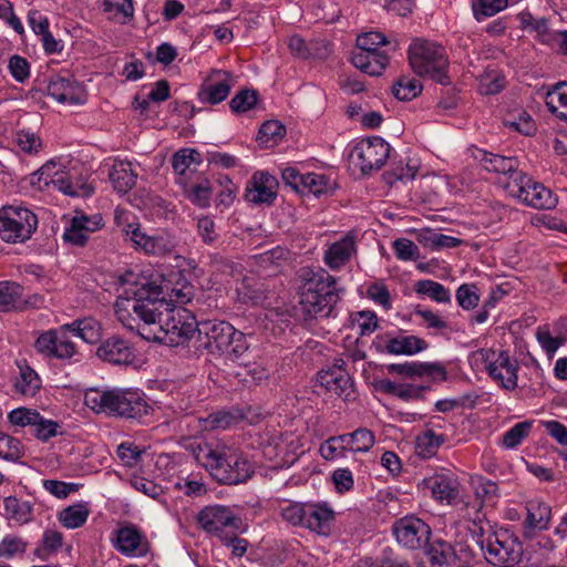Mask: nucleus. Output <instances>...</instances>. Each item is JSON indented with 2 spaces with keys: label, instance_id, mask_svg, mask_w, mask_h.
Listing matches in <instances>:
<instances>
[{
  "label": "nucleus",
  "instance_id": "f257e3e1",
  "mask_svg": "<svg viewBox=\"0 0 567 567\" xmlns=\"http://www.w3.org/2000/svg\"><path fill=\"white\" fill-rule=\"evenodd\" d=\"M159 274L141 276L125 289L126 297H120L114 306L115 315L122 324L131 331L142 332L152 329L158 316L157 302L163 295V286L158 282Z\"/></svg>",
  "mask_w": 567,
  "mask_h": 567
},
{
  "label": "nucleus",
  "instance_id": "f03ea898",
  "mask_svg": "<svg viewBox=\"0 0 567 567\" xmlns=\"http://www.w3.org/2000/svg\"><path fill=\"white\" fill-rule=\"evenodd\" d=\"M194 457L220 484H241L254 474L251 463L243 453L226 445L200 443L194 449Z\"/></svg>",
  "mask_w": 567,
  "mask_h": 567
},
{
  "label": "nucleus",
  "instance_id": "7ed1b4c3",
  "mask_svg": "<svg viewBox=\"0 0 567 567\" xmlns=\"http://www.w3.org/2000/svg\"><path fill=\"white\" fill-rule=\"evenodd\" d=\"M157 302V315L152 329L142 332V338L147 341H157L168 347H178L186 343L195 333L199 324L195 317L183 307H171L165 300L164 293ZM145 328H148L147 326Z\"/></svg>",
  "mask_w": 567,
  "mask_h": 567
},
{
  "label": "nucleus",
  "instance_id": "20e7f679",
  "mask_svg": "<svg viewBox=\"0 0 567 567\" xmlns=\"http://www.w3.org/2000/svg\"><path fill=\"white\" fill-rule=\"evenodd\" d=\"M196 351H207L212 354H224L236 361L244 357L249 349L245 333L235 329L229 322L206 320L197 326L195 337Z\"/></svg>",
  "mask_w": 567,
  "mask_h": 567
},
{
  "label": "nucleus",
  "instance_id": "39448f33",
  "mask_svg": "<svg viewBox=\"0 0 567 567\" xmlns=\"http://www.w3.org/2000/svg\"><path fill=\"white\" fill-rule=\"evenodd\" d=\"M87 408L97 413H107L126 419H141L150 412L145 395L135 390L113 389L100 391L92 389L85 393Z\"/></svg>",
  "mask_w": 567,
  "mask_h": 567
},
{
  "label": "nucleus",
  "instance_id": "423d86ee",
  "mask_svg": "<svg viewBox=\"0 0 567 567\" xmlns=\"http://www.w3.org/2000/svg\"><path fill=\"white\" fill-rule=\"evenodd\" d=\"M342 289L337 287L336 278L321 271L310 278L300 293V308L305 320L328 317L340 299Z\"/></svg>",
  "mask_w": 567,
  "mask_h": 567
},
{
  "label": "nucleus",
  "instance_id": "0eeeda50",
  "mask_svg": "<svg viewBox=\"0 0 567 567\" xmlns=\"http://www.w3.org/2000/svg\"><path fill=\"white\" fill-rule=\"evenodd\" d=\"M83 321H74L64 324L59 329H50L39 334L34 341L35 351L44 358L56 359L61 361L78 362L80 353L76 344L71 340L68 331L74 337L84 341H90L86 333V327H82Z\"/></svg>",
  "mask_w": 567,
  "mask_h": 567
},
{
  "label": "nucleus",
  "instance_id": "6e6552de",
  "mask_svg": "<svg viewBox=\"0 0 567 567\" xmlns=\"http://www.w3.org/2000/svg\"><path fill=\"white\" fill-rule=\"evenodd\" d=\"M409 62L419 76H426L442 84H451L447 75L449 59L445 49L427 40L415 39L409 47Z\"/></svg>",
  "mask_w": 567,
  "mask_h": 567
},
{
  "label": "nucleus",
  "instance_id": "1a4fd4ad",
  "mask_svg": "<svg viewBox=\"0 0 567 567\" xmlns=\"http://www.w3.org/2000/svg\"><path fill=\"white\" fill-rule=\"evenodd\" d=\"M478 544L486 561L493 566L516 567L523 559V544L507 529L492 532Z\"/></svg>",
  "mask_w": 567,
  "mask_h": 567
},
{
  "label": "nucleus",
  "instance_id": "9d476101",
  "mask_svg": "<svg viewBox=\"0 0 567 567\" xmlns=\"http://www.w3.org/2000/svg\"><path fill=\"white\" fill-rule=\"evenodd\" d=\"M504 188L509 196L535 209H553L558 202L549 188L525 173L514 174L513 179L504 183Z\"/></svg>",
  "mask_w": 567,
  "mask_h": 567
},
{
  "label": "nucleus",
  "instance_id": "9b49d317",
  "mask_svg": "<svg viewBox=\"0 0 567 567\" xmlns=\"http://www.w3.org/2000/svg\"><path fill=\"white\" fill-rule=\"evenodd\" d=\"M38 227V218L21 206H4L0 209V238L17 244L31 238Z\"/></svg>",
  "mask_w": 567,
  "mask_h": 567
},
{
  "label": "nucleus",
  "instance_id": "f8f14e48",
  "mask_svg": "<svg viewBox=\"0 0 567 567\" xmlns=\"http://www.w3.org/2000/svg\"><path fill=\"white\" fill-rule=\"evenodd\" d=\"M476 355L485 364L488 375L503 389L514 391L517 388L519 364L507 351L481 349Z\"/></svg>",
  "mask_w": 567,
  "mask_h": 567
},
{
  "label": "nucleus",
  "instance_id": "ddd939ff",
  "mask_svg": "<svg viewBox=\"0 0 567 567\" xmlns=\"http://www.w3.org/2000/svg\"><path fill=\"white\" fill-rule=\"evenodd\" d=\"M393 534L402 546L415 550L427 548L432 532L424 520L405 516L394 523Z\"/></svg>",
  "mask_w": 567,
  "mask_h": 567
},
{
  "label": "nucleus",
  "instance_id": "4468645a",
  "mask_svg": "<svg viewBox=\"0 0 567 567\" xmlns=\"http://www.w3.org/2000/svg\"><path fill=\"white\" fill-rule=\"evenodd\" d=\"M235 84V78L230 72L212 70L200 84L197 99L203 104H219L229 96Z\"/></svg>",
  "mask_w": 567,
  "mask_h": 567
},
{
  "label": "nucleus",
  "instance_id": "2eb2a0df",
  "mask_svg": "<svg viewBox=\"0 0 567 567\" xmlns=\"http://www.w3.org/2000/svg\"><path fill=\"white\" fill-rule=\"evenodd\" d=\"M390 145L381 137H372L360 142L353 150L355 164L363 174L380 169L390 155Z\"/></svg>",
  "mask_w": 567,
  "mask_h": 567
},
{
  "label": "nucleus",
  "instance_id": "dca6fc26",
  "mask_svg": "<svg viewBox=\"0 0 567 567\" xmlns=\"http://www.w3.org/2000/svg\"><path fill=\"white\" fill-rule=\"evenodd\" d=\"M198 524L207 533L214 534L223 538L228 528L238 527V518L234 512L223 505H212L204 507L197 516Z\"/></svg>",
  "mask_w": 567,
  "mask_h": 567
},
{
  "label": "nucleus",
  "instance_id": "f3484780",
  "mask_svg": "<svg viewBox=\"0 0 567 567\" xmlns=\"http://www.w3.org/2000/svg\"><path fill=\"white\" fill-rule=\"evenodd\" d=\"M47 91L51 97L63 104H83L86 100L83 86L70 74L52 76Z\"/></svg>",
  "mask_w": 567,
  "mask_h": 567
},
{
  "label": "nucleus",
  "instance_id": "a211bd4d",
  "mask_svg": "<svg viewBox=\"0 0 567 567\" xmlns=\"http://www.w3.org/2000/svg\"><path fill=\"white\" fill-rule=\"evenodd\" d=\"M391 374H398L410 380L427 378L432 381H445L446 369L439 362H404L386 365Z\"/></svg>",
  "mask_w": 567,
  "mask_h": 567
},
{
  "label": "nucleus",
  "instance_id": "6ab92c4d",
  "mask_svg": "<svg viewBox=\"0 0 567 567\" xmlns=\"http://www.w3.org/2000/svg\"><path fill=\"white\" fill-rule=\"evenodd\" d=\"M103 227V217L101 214L86 216L84 214L75 215L70 225L65 228L63 239L73 246L82 247L86 244L90 235Z\"/></svg>",
  "mask_w": 567,
  "mask_h": 567
},
{
  "label": "nucleus",
  "instance_id": "aec40b11",
  "mask_svg": "<svg viewBox=\"0 0 567 567\" xmlns=\"http://www.w3.org/2000/svg\"><path fill=\"white\" fill-rule=\"evenodd\" d=\"M526 517L523 522V536L530 538L536 532L549 528L551 507L539 498H533L525 503Z\"/></svg>",
  "mask_w": 567,
  "mask_h": 567
},
{
  "label": "nucleus",
  "instance_id": "412c9836",
  "mask_svg": "<svg viewBox=\"0 0 567 567\" xmlns=\"http://www.w3.org/2000/svg\"><path fill=\"white\" fill-rule=\"evenodd\" d=\"M276 178L266 172H257L246 186L245 198L256 205H270L277 196Z\"/></svg>",
  "mask_w": 567,
  "mask_h": 567
},
{
  "label": "nucleus",
  "instance_id": "4be33fe9",
  "mask_svg": "<svg viewBox=\"0 0 567 567\" xmlns=\"http://www.w3.org/2000/svg\"><path fill=\"white\" fill-rule=\"evenodd\" d=\"M96 355L111 364L127 365L133 362L134 350L128 341L121 337H110L96 350Z\"/></svg>",
  "mask_w": 567,
  "mask_h": 567
},
{
  "label": "nucleus",
  "instance_id": "5701e85b",
  "mask_svg": "<svg viewBox=\"0 0 567 567\" xmlns=\"http://www.w3.org/2000/svg\"><path fill=\"white\" fill-rule=\"evenodd\" d=\"M381 339L384 341L382 351L393 355H413L427 349V342L414 334L385 333Z\"/></svg>",
  "mask_w": 567,
  "mask_h": 567
},
{
  "label": "nucleus",
  "instance_id": "b1692460",
  "mask_svg": "<svg viewBox=\"0 0 567 567\" xmlns=\"http://www.w3.org/2000/svg\"><path fill=\"white\" fill-rule=\"evenodd\" d=\"M320 383L344 401L354 400L353 383L344 369H328L319 372Z\"/></svg>",
  "mask_w": 567,
  "mask_h": 567
},
{
  "label": "nucleus",
  "instance_id": "393cba45",
  "mask_svg": "<svg viewBox=\"0 0 567 567\" xmlns=\"http://www.w3.org/2000/svg\"><path fill=\"white\" fill-rule=\"evenodd\" d=\"M473 156L484 169L503 174L505 176V181L502 182L503 184L513 179L514 174L523 173L517 169V161L515 158L492 154L480 148H475Z\"/></svg>",
  "mask_w": 567,
  "mask_h": 567
},
{
  "label": "nucleus",
  "instance_id": "a878e982",
  "mask_svg": "<svg viewBox=\"0 0 567 567\" xmlns=\"http://www.w3.org/2000/svg\"><path fill=\"white\" fill-rule=\"evenodd\" d=\"M115 547L125 555L144 556L148 551V542L135 526H124L116 533Z\"/></svg>",
  "mask_w": 567,
  "mask_h": 567
},
{
  "label": "nucleus",
  "instance_id": "bb28decb",
  "mask_svg": "<svg viewBox=\"0 0 567 567\" xmlns=\"http://www.w3.org/2000/svg\"><path fill=\"white\" fill-rule=\"evenodd\" d=\"M334 520V512L327 503H308L305 527L320 535H328Z\"/></svg>",
  "mask_w": 567,
  "mask_h": 567
},
{
  "label": "nucleus",
  "instance_id": "cd10ccee",
  "mask_svg": "<svg viewBox=\"0 0 567 567\" xmlns=\"http://www.w3.org/2000/svg\"><path fill=\"white\" fill-rule=\"evenodd\" d=\"M355 252L354 236L348 234L333 243L324 252V262L331 269H339L350 260Z\"/></svg>",
  "mask_w": 567,
  "mask_h": 567
},
{
  "label": "nucleus",
  "instance_id": "c85d7f7f",
  "mask_svg": "<svg viewBox=\"0 0 567 567\" xmlns=\"http://www.w3.org/2000/svg\"><path fill=\"white\" fill-rule=\"evenodd\" d=\"M55 182V188L71 197H87L93 193V187L83 181L75 167L62 172Z\"/></svg>",
  "mask_w": 567,
  "mask_h": 567
},
{
  "label": "nucleus",
  "instance_id": "c756f323",
  "mask_svg": "<svg viewBox=\"0 0 567 567\" xmlns=\"http://www.w3.org/2000/svg\"><path fill=\"white\" fill-rule=\"evenodd\" d=\"M351 62L369 75H380L389 63V56L385 53L353 51Z\"/></svg>",
  "mask_w": 567,
  "mask_h": 567
},
{
  "label": "nucleus",
  "instance_id": "7c9ffc66",
  "mask_svg": "<svg viewBox=\"0 0 567 567\" xmlns=\"http://www.w3.org/2000/svg\"><path fill=\"white\" fill-rule=\"evenodd\" d=\"M184 188L186 198L194 205L206 208L210 205L213 187L207 178H199L196 182L177 181Z\"/></svg>",
  "mask_w": 567,
  "mask_h": 567
},
{
  "label": "nucleus",
  "instance_id": "2f4dec72",
  "mask_svg": "<svg viewBox=\"0 0 567 567\" xmlns=\"http://www.w3.org/2000/svg\"><path fill=\"white\" fill-rule=\"evenodd\" d=\"M109 178L116 192L125 194L136 184L137 174L131 163L120 161L113 164Z\"/></svg>",
  "mask_w": 567,
  "mask_h": 567
},
{
  "label": "nucleus",
  "instance_id": "473e14b6",
  "mask_svg": "<svg viewBox=\"0 0 567 567\" xmlns=\"http://www.w3.org/2000/svg\"><path fill=\"white\" fill-rule=\"evenodd\" d=\"M433 497L440 502L451 503L457 497V483L447 475H435L425 481Z\"/></svg>",
  "mask_w": 567,
  "mask_h": 567
},
{
  "label": "nucleus",
  "instance_id": "72a5a7b5",
  "mask_svg": "<svg viewBox=\"0 0 567 567\" xmlns=\"http://www.w3.org/2000/svg\"><path fill=\"white\" fill-rule=\"evenodd\" d=\"M548 110L567 122V82L556 83L546 94Z\"/></svg>",
  "mask_w": 567,
  "mask_h": 567
},
{
  "label": "nucleus",
  "instance_id": "f704fd0d",
  "mask_svg": "<svg viewBox=\"0 0 567 567\" xmlns=\"http://www.w3.org/2000/svg\"><path fill=\"white\" fill-rule=\"evenodd\" d=\"M20 373L14 382V390L23 396H34L41 388L39 374L29 365H19Z\"/></svg>",
  "mask_w": 567,
  "mask_h": 567
},
{
  "label": "nucleus",
  "instance_id": "c9c22d12",
  "mask_svg": "<svg viewBox=\"0 0 567 567\" xmlns=\"http://www.w3.org/2000/svg\"><path fill=\"white\" fill-rule=\"evenodd\" d=\"M4 515L8 519L18 524H27L32 519V505L27 501H20L16 496L3 499Z\"/></svg>",
  "mask_w": 567,
  "mask_h": 567
},
{
  "label": "nucleus",
  "instance_id": "e433bc0d",
  "mask_svg": "<svg viewBox=\"0 0 567 567\" xmlns=\"http://www.w3.org/2000/svg\"><path fill=\"white\" fill-rule=\"evenodd\" d=\"M380 45H391V49L395 51L399 48V42H391L386 39V37L381 32H365L360 34L357 38V50L355 51H364V52H373V53H384L379 50Z\"/></svg>",
  "mask_w": 567,
  "mask_h": 567
},
{
  "label": "nucleus",
  "instance_id": "4c0bfd02",
  "mask_svg": "<svg viewBox=\"0 0 567 567\" xmlns=\"http://www.w3.org/2000/svg\"><path fill=\"white\" fill-rule=\"evenodd\" d=\"M349 451L365 453L372 449L375 443V436L372 431L367 427H359L352 433L344 434Z\"/></svg>",
  "mask_w": 567,
  "mask_h": 567
},
{
  "label": "nucleus",
  "instance_id": "58836bf2",
  "mask_svg": "<svg viewBox=\"0 0 567 567\" xmlns=\"http://www.w3.org/2000/svg\"><path fill=\"white\" fill-rule=\"evenodd\" d=\"M133 247L147 255L164 256L173 250L174 245L164 236H146Z\"/></svg>",
  "mask_w": 567,
  "mask_h": 567
},
{
  "label": "nucleus",
  "instance_id": "ea45409f",
  "mask_svg": "<svg viewBox=\"0 0 567 567\" xmlns=\"http://www.w3.org/2000/svg\"><path fill=\"white\" fill-rule=\"evenodd\" d=\"M419 241L431 249L455 248L462 244V239L440 234L433 230H424L419 235Z\"/></svg>",
  "mask_w": 567,
  "mask_h": 567
},
{
  "label": "nucleus",
  "instance_id": "a19ab883",
  "mask_svg": "<svg viewBox=\"0 0 567 567\" xmlns=\"http://www.w3.org/2000/svg\"><path fill=\"white\" fill-rule=\"evenodd\" d=\"M89 509L84 504H75L66 507L60 513L59 519L66 528L81 527L89 517Z\"/></svg>",
  "mask_w": 567,
  "mask_h": 567
},
{
  "label": "nucleus",
  "instance_id": "79ce46f5",
  "mask_svg": "<svg viewBox=\"0 0 567 567\" xmlns=\"http://www.w3.org/2000/svg\"><path fill=\"white\" fill-rule=\"evenodd\" d=\"M415 291L417 293L426 295L433 300L441 303L451 302L450 290L446 289L442 284L433 280H420L416 282Z\"/></svg>",
  "mask_w": 567,
  "mask_h": 567
},
{
  "label": "nucleus",
  "instance_id": "37998d69",
  "mask_svg": "<svg viewBox=\"0 0 567 567\" xmlns=\"http://www.w3.org/2000/svg\"><path fill=\"white\" fill-rule=\"evenodd\" d=\"M422 91V85L419 80L403 76L399 79L393 87V95L400 101H411L416 97Z\"/></svg>",
  "mask_w": 567,
  "mask_h": 567
},
{
  "label": "nucleus",
  "instance_id": "c03bdc74",
  "mask_svg": "<svg viewBox=\"0 0 567 567\" xmlns=\"http://www.w3.org/2000/svg\"><path fill=\"white\" fill-rule=\"evenodd\" d=\"M505 78L496 70H488L478 79V90L482 94L493 95L505 87Z\"/></svg>",
  "mask_w": 567,
  "mask_h": 567
},
{
  "label": "nucleus",
  "instance_id": "a18cd8bd",
  "mask_svg": "<svg viewBox=\"0 0 567 567\" xmlns=\"http://www.w3.org/2000/svg\"><path fill=\"white\" fill-rule=\"evenodd\" d=\"M22 287L13 281H0V311L13 308L22 296Z\"/></svg>",
  "mask_w": 567,
  "mask_h": 567
},
{
  "label": "nucleus",
  "instance_id": "49530a36",
  "mask_svg": "<svg viewBox=\"0 0 567 567\" xmlns=\"http://www.w3.org/2000/svg\"><path fill=\"white\" fill-rule=\"evenodd\" d=\"M508 6L507 0H477L473 3V13L480 22L486 18L493 17Z\"/></svg>",
  "mask_w": 567,
  "mask_h": 567
},
{
  "label": "nucleus",
  "instance_id": "de8ad7c7",
  "mask_svg": "<svg viewBox=\"0 0 567 567\" xmlns=\"http://www.w3.org/2000/svg\"><path fill=\"white\" fill-rule=\"evenodd\" d=\"M344 434L331 436L326 440L320 446V455L328 461L337 457H343L348 450Z\"/></svg>",
  "mask_w": 567,
  "mask_h": 567
},
{
  "label": "nucleus",
  "instance_id": "09e8293b",
  "mask_svg": "<svg viewBox=\"0 0 567 567\" xmlns=\"http://www.w3.org/2000/svg\"><path fill=\"white\" fill-rule=\"evenodd\" d=\"M28 548V543L20 536L7 535L0 542V557L12 559L16 556L23 555Z\"/></svg>",
  "mask_w": 567,
  "mask_h": 567
},
{
  "label": "nucleus",
  "instance_id": "8fccbe9b",
  "mask_svg": "<svg viewBox=\"0 0 567 567\" xmlns=\"http://www.w3.org/2000/svg\"><path fill=\"white\" fill-rule=\"evenodd\" d=\"M533 423L530 421H524L515 424L503 435V445L506 449L517 447L524 439H526L532 430Z\"/></svg>",
  "mask_w": 567,
  "mask_h": 567
},
{
  "label": "nucleus",
  "instance_id": "3c124183",
  "mask_svg": "<svg viewBox=\"0 0 567 567\" xmlns=\"http://www.w3.org/2000/svg\"><path fill=\"white\" fill-rule=\"evenodd\" d=\"M443 435H437L433 430L425 431L417 437V451L423 457H431L437 449L443 444Z\"/></svg>",
  "mask_w": 567,
  "mask_h": 567
},
{
  "label": "nucleus",
  "instance_id": "603ef678",
  "mask_svg": "<svg viewBox=\"0 0 567 567\" xmlns=\"http://www.w3.org/2000/svg\"><path fill=\"white\" fill-rule=\"evenodd\" d=\"M330 188V181L323 174L307 173L305 174L300 192H309L316 196H320L321 194L327 193Z\"/></svg>",
  "mask_w": 567,
  "mask_h": 567
},
{
  "label": "nucleus",
  "instance_id": "864d4df0",
  "mask_svg": "<svg viewBox=\"0 0 567 567\" xmlns=\"http://www.w3.org/2000/svg\"><path fill=\"white\" fill-rule=\"evenodd\" d=\"M307 505L308 503H289L281 507L280 515L288 524L305 527Z\"/></svg>",
  "mask_w": 567,
  "mask_h": 567
},
{
  "label": "nucleus",
  "instance_id": "5fc2aeb1",
  "mask_svg": "<svg viewBox=\"0 0 567 567\" xmlns=\"http://www.w3.org/2000/svg\"><path fill=\"white\" fill-rule=\"evenodd\" d=\"M196 229L200 240L208 246H215L219 240V233L216 229L215 221L209 216L198 218Z\"/></svg>",
  "mask_w": 567,
  "mask_h": 567
},
{
  "label": "nucleus",
  "instance_id": "6e6d98bb",
  "mask_svg": "<svg viewBox=\"0 0 567 567\" xmlns=\"http://www.w3.org/2000/svg\"><path fill=\"white\" fill-rule=\"evenodd\" d=\"M257 92L254 90L239 91L229 102L230 110L234 113H244L251 110L257 103Z\"/></svg>",
  "mask_w": 567,
  "mask_h": 567
},
{
  "label": "nucleus",
  "instance_id": "4d7b16f0",
  "mask_svg": "<svg viewBox=\"0 0 567 567\" xmlns=\"http://www.w3.org/2000/svg\"><path fill=\"white\" fill-rule=\"evenodd\" d=\"M158 282L164 287V296H168L169 301L178 303V305H186L189 301H192L194 297V289L193 286L188 284H177V286L173 287L171 291L168 292V286L163 285L162 276L158 279Z\"/></svg>",
  "mask_w": 567,
  "mask_h": 567
},
{
  "label": "nucleus",
  "instance_id": "13d9d810",
  "mask_svg": "<svg viewBox=\"0 0 567 567\" xmlns=\"http://www.w3.org/2000/svg\"><path fill=\"white\" fill-rule=\"evenodd\" d=\"M456 300L464 310L474 309L480 302L478 288L470 284L461 285L456 290Z\"/></svg>",
  "mask_w": 567,
  "mask_h": 567
},
{
  "label": "nucleus",
  "instance_id": "bf43d9fd",
  "mask_svg": "<svg viewBox=\"0 0 567 567\" xmlns=\"http://www.w3.org/2000/svg\"><path fill=\"white\" fill-rule=\"evenodd\" d=\"M198 155V152L189 148L181 150L174 154L172 165L175 173L179 175L178 179L184 181L183 176L189 169V166L195 162V157Z\"/></svg>",
  "mask_w": 567,
  "mask_h": 567
},
{
  "label": "nucleus",
  "instance_id": "052dcab7",
  "mask_svg": "<svg viewBox=\"0 0 567 567\" xmlns=\"http://www.w3.org/2000/svg\"><path fill=\"white\" fill-rule=\"evenodd\" d=\"M0 458L16 461L22 455V446L19 440L0 432Z\"/></svg>",
  "mask_w": 567,
  "mask_h": 567
},
{
  "label": "nucleus",
  "instance_id": "680f3d73",
  "mask_svg": "<svg viewBox=\"0 0 567 567\" xmlns=\"http://www.w3.org/2000/svg\"><path fill=\"white\" fill-rule=\"evenodd\" d=\"M286 134V127L279 121H266L260 130L258 140L260 143L274 142L276 143Z\"/></svg>",
  "mask_w": 567,
  "mask_h": 567
},
{
  "label": "nucleus",
  "instance_id": "e2e57ef3",
  "mask_svg": "<svg viewBox=\"0 0 567 567\" xmlns=\"http://www.w3.org/2000/svg\"><path fill=\"white\" fill-rule=\"evenodd\" d=\"M18 147L28 154L38 153L42 146L41 140L33 132L20 130L16 134Z\"/></svg>",
  "mask_w": 567,
  "mask_h": 567
},
{
  "label": "nucleus",
  "instance_id": "0e129e2a",
  "mask_svg": "<svg viewBox=\"0 0 567 567\" xmlns=\"http://www.w3.org/2000/svg\"><path fill=\"white\" fill-rule=\"evenodd\" d=\"M394 254L400 260H414L420 255V249L416 244L408 238H399L393 243Z\"/></svg>",
  "mask_w": 567,
  "mask_h": 567
},
{
  "label": "nucleus",
  "instance_id": "69168bd1",
  "mask_svg": "<svg viewBox=\"0 0 567 567\" xmlns=\"http://www.w3.org/2000/svg\"><path fill=\"white\" fill-rule=\"evenodd\" d=\"M58 163L55 161L47 162L39 171L31 175V184H35L34 177H39V181H43V186L52 184L56 187L55 178L62 174V169H56Z\"/></svg>",
  "mask_w": 567,
  "mask_h": 567
},
{
  "label": "nucleus",
  "instance_id": "338daca9",
  "mask_svg": "<svg viewBox=\"0 0 567 567\" xmlns=\"http://www.w3.org/2000/svg\"><path fill=\"white\" fill-rule=\"evenodd\" d=\"M11 424L19 426L33 425L39 420V412L27 408H18L8 414Z\"/></svg>",
  "mask_w": 567,
  "mask_h": 567
},
{
  "label": "nucleus",
  "instance_id": "774afa93",
  "mask_svg": "<svg viewBox=\"0 0 567 567\" xmlns=\"http://www.w3.org/2000/svg\"><path fill=\"white\" fill-rule=\"evenodd\" d=\"M142 451L133 443L124 442L117 447V456L125 466L133 467L141 460Z\"/></svg>",
  "mask_w": 567,
  "mask_h": 567
}]
</instances>
